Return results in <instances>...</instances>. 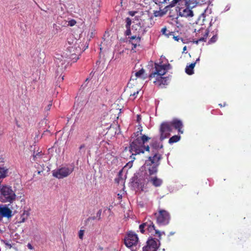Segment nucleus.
Masks as SVG:
<instances>
[{"label":"nucleus","mask_w":251,"mask_h":251,"mask_svg":"<svg viewBox=\"0 0 251 251\" xmlns=\"http://www.w3.org/2000/svg\"><path fill=\"white\" fill-rule=\"evenodd\" d=\"M151 138L146 135H142L140 137L135 138L132 141H129V151L130 152L134 151L135 153H132L131 157L140 153H144V151L142 148Z\"/></svg>","instance_id":"1"},{"label":"nucleus","mask_w":251,"mask_h":251,"mask_svg":"<svg viewBox=\"0 0 251 251\" xmlns=\"http://www.w3.org/2000/svg\"><path fill=\"white\" fill-rule=\"evenodd\" d=\"M16 198L15 192L10 186L2 184L0 191V201L2 202L12 203Z\"/></svg>","instance_id":"2"},{"label":"nucleus","mask_w":251,"mask_h":251,"mask_svg":"<svg viewBox=\"0 0 251 251\" xmlns=\"http://www.w3.org/2000/svg\"><path fill=\"white\" fill-rule=\"evenodd\" d=\"M186 8L181 11V8L177 7L176 11H177L178 9V16L180 17H192L194 16L193 12L191 10L193 8L196 6L195 2H193L191 0H186L185 2Z\"/></svg>","instance_id":"3"},{"label":"nucleus","mask_w":251,"mask_h":251,"mask_svg":"<svg viewBox=\"0 0 251 251\" xmlns=\"http://www.w3.org/2000/svg\"><path fill=\"white\" fill-rule=\"evenodd\" d=\"M139 241L137 235L133 231L127 232L124 239V243L128 248L136 246Z\"/></svg>","instance_id":"4"},{"label":"nucleus","mask_w":251,"mask_h":251,"mask_svg":"<svg viewBox=\"0 0 251 251\" xmlns=\"http://www.w3.org/2000/svg\"><path fill=\"white\" fill-rule=\"evenodd\" d=\"M160 246L159 239L150 236L146 242V245L143 248V251H157Z\"/></svg>","instance_id":"5"},{"label":"nucleus","mask_w":251,"mask_h":251,"mask_svg":"<svg viewBox=\"0 0 251 251\" xmlns=\"http://www.w3.org/2000/svg\"><path fill=\"white\" fill-rule=\"evenodd\" d=\"M170 215L165 210L159 209L158 214L156 217L157 223L160 226H165L169 223Z\"/></svg>","instance_id":"6"},{"label":"nucleus","mask_w":251,"mask_h":251,"mask_svg":"<svg viewBox=\"0 0 251 251\" xmlns=\"http://www.w3.org/2000/svg\"><path fill=\"white\" fill-rule=\"evenodd\" d=\"M172 131L171 125L167 122L162 123L160 126V140L162 141L165 138L168 137L170 135V132Z\"/></svg>","instance_id":"7"},{"label":"nucleus","mask_w":251,"mask_h":251,"mask_svg":"<svg viewBox=\"0 0 251 251\" xmlns=\"http://www.w3.org/2000/svg\"><path fill=\"white\" fill-rule=\"evenodd\" d=\"M74 170V168L62 167L54 170L52 171V176L57 178L61 179L67 177L71 174Z\"/></svg>","instance_id":"8"},{"label":"nucleus","mask_w":251,"mask_h":251,"mask_svg":"<svg viewBox=\"0 0 251 251\" xmlns=\"http://www.w3.org/2000/svg\"><path fill=\"white\" fill-rule=\"evenodd\" d=\"M160 161H154V162L152 164H146V160L144 164L140 168V170H144L147 168L149 171V176H152L155 175L158 172V167L159 166Z\"/></svg>","instance_id":"9"},{"label":"nucleus","mask_w":251,"mask_h":251,"mask_svg":"<svg viewBox=\"0 0 251 251\" xmlns=\"http://www.w3.org/2000/svg\"><path fill=\"white\" fill-rule=\"evenodd\" d=\"M129 183L130 186L134 189H139L140 188L142 191H144V188L146 184V183L142 182L141 180L138 179L137 175H134L130 179Z\"/></svg>","instance_id":"10"},{"label":"nucleus","mask_w":251,"mask_h":251,"mask_svg":"<svg viewBox=\"0 0 251 251\" xmlns=\"http://www.w3.org/2000/svg\"><path fill=\"white\" fill-rule=\"evenodd\" d=\"M151 149V153L152 156L148 157V159L146 160V164H150V163H153L154 161H160L162 159V155L159 153L158 150Z\"/></svg>","instance_id":"11"},{"label":"nucleus","mask_w":251,"mask_h":251,"mask_svg":"<svg viewBox=\"0 0 251 251\" xmlns=\"http://www.w3.org/2000/svg\"><path fill=\"white\" fill-rule=\"evenodd\" d=\"M9 204H0V216L2 218L9 219L11 218L13 214L12 211L9 207Z\"/></svg>","instance_id":"12"},{"label":"nucleus","mask_w":251,"mask_h":251,"mask_svg":"<svg viewBox=\"0 0 251 251\" xmlns=\"http://www.w3.org/2000/svg\"><path fill=\"white\" fill-rule=\"evenodd\" d=\"M160 65L157 63H154L155 70L152 72L149 75V77L151 79L152 77H154L156 75V78L159 76H163L166 73L163 68H160Z\"/></svg>","instance_id":"13"},{"label":"nucleus","mask_w":251,"mask_h":251,"mask_svg":"<svg viewBox=\"0 0 251 251\" xmlns=\"http://www.w3.org/2000/svg\"><path fill=\"white\" fill-rule=\"evenodd\" d=\"M129 38V43L132 44L133 47H132L131 50H133L137 47L138 45L139 44L141 40V36H140V34L138 33V35L135 34V35L132 36Z\"/></svg>","instance_id":"14"},{"label":"nucleus","mask_w":251,"mask_h":251,"mask_svg":"<svg viewBox=\"0 0 251 251\" xmlns=\"http://www.w3.org/2000/svg\"><path fill=\"white\" fill-rule=\"evenodd\" d=\"M171 125L173 126L176 129H177L179 133H183V131L181 130L183 124L180 120L175 119L171 122Z\"/></svg>","instance_id":"15"},{"label":"nucleus","mask_w":251,"mask_h":251,"mask_svg":"<svg viewBox=\"0 0 251 251\" xmlns=\"http://www.w3.org/2000/svg\"><path fill=\"white\" fill-rule=\"evenodd\" d=\"M85 152V145L84 144H82L79 146L78 151L75 154V156L77 158V160L82 158L84 156Z\"/></svg>","instance_id":"16"},{"label":"nucleus","mask_w":251,"mask_h":251,"mask_svg":"<svg viewBox=\"0 0 251 251\" xmlns=\"http://www.w3.org/2000/svg\"><path fill=\"white\" fill-rule=\"evenodd\" d=\"M169 79V76H159V77L156 78V80L153 82V83L155 84H158L159 86H160L162 84L168 85Z\"/></svg>","instance_id":"17"},{"label":"nucleus","mask_w":251,"mask_h":251,"mask_svg":"<svg viewBox=\"0 0 251 251\" xmlns=\"http://www.w3.org/2000/svg\"><path fill=\"white\" fill-rule=\"evenodd\" d=\"M149 181L151 182L154 186L156 187L160 186L163 183L162 180L156 176L154 177H151Z\"/></svg>","instance_id":"18"},{"label":"nucleus","mask_w":251,"mask_h":251,"mask_svg":"<svg viewBox=\"0 0 251 251\" xmlns=\"http://www.w3.org/2000/svg\"><path fill=\"white\" fill-rule=\"evenodd\" d=\"M56 63L58 64V67L56 71V74L58 75L60 72L63 71V69H65L66 67V65L64 66L65 64V61L62 60L57 59L56 61Z\"/></svg>","instance_id":"19"},{"label":"nucleus","mask_w":251,"mask_h":251,"mask_svg":"<svg viewBox=\"0 0 251 251\" xmlns=\"http://www.w3.org/2000/svg\"><path fill=\"white\" fill-rule=\"evenodd\" d=\"M134 175H137L138 179H139L142 182L146 183V176L147 175L146 172H144V170L140 169L138 172L135 173Z\"/></svg>","instance_id":"20"},{"label":"nucleus","mask_w":251,"mask_h":251,"mask_svg":"<svg viewBox=\"0 0 251 251\" xmlns=\"http://www.w3.org/2000/svg\"><path fill=\"white\" fill-rule=\"evenodd\" d=\"M8 169L6 167L0 166V180L8 176Z\"/></svg>","instance_id":"21"},{"label":"nucleus","mask_w":251,"mask_h":251,"mask_svg":"<svg viewBox=\"0 0 251 251\" xmlns=\"http://www.w3.org/2000/svg\"><path fill=\"white\" fill-rule=\"evenodd\" d=\"M196 62H193L189 65L187 66L185 68V72L189 75H192L194 74V68L195 66Z\"/></svg>","instance_id":"22"},{"label":"nucleus","mask_w":251,"mask_h":251,"mask_svg":"<svg viewBox=\"0 0 251 251\" xmlns=\"http://www.w3.org/2000/svg\"><path fill=\"white\" fill-rule=\"evenodd\" d=\"M169 8H167V6L163 9L159 11H154V16L155 17H162L166 14Z\"/></svg>","instance_id":"23"},{"label":"nucleus","mask_w":251,"mask_h":251,"mask_svg":"<svg viewBox=\"0 0 251 251\" xmlns=\"http://www.w3.org/2000/svg\"><path fill=\"white\" fill-rule=\"evenodd\" d=\"M147 225H148L146 227V229L149 233L151 232L153 230L155 231V226L153 222L151 221L147 222Z\"/></svg>","instance_id":"24"},{"label":"nucleus","mask_w":251,"mask_h":251,"mask_svg":"<svg viewBox=\"0 0 251 251\" xmlns=\"http://www.w3.org/2000/svg\"><path fill=\"white\" fill-rule=\"evenodd\" d=\"M180 136L178 135H174L171 138H170L169 140V143L170 144L176 143L179 141L180 139Z\"/></svg>","instance_id":"25"},{"label":"nucleus","mask_w":251,"mask_h":251,"mask_svg":"<svg viewBox=\"0 0 251 251\" xmlns=\"http://www.w3.org/2000/svg\"><path fill=\"white\" fill-rule=\"evenodd\" d=\"M138 129L139 130L138 131L133 133L131 137V138H137V137H140L139 135H141V136L143 135L142 134V127L140 126L139 127H138Z\"/></svg>","instance_id":"26"},{"label":"nucleus","mask_w":251,"mask_h":251,"mask_svg":"<svg viewBox=\"0 0 251 251\" xmlns=\"http://www.w3.org/2000/svg\"><path fill=\"white\" fill-rule=\"evenodd\" d=\"M151 149H153L154 150H158L159 147V142L156 140H153L150 143Z\"/></svg>","instance_id":"27"},{"label":"nucleus","mask_w":251,"mask_h":251,"mask_svg":"<svg viewBox=\"0 0 251 251\" xmlns=\"http://www.w3.org/2000/svg\"><path fill=\"white\" fill-rule=\"evenodd\" d=\"M191 0L193 2H195V4H196V5L197 4H206V3H209L210 2V0Z\"/></svg>","instance_id":"28"},{"label":"nucleus","mask_w":251,"mask_h":251,"mask_svg":"<svg viewBox=\"0 0 251 251\" xmlns=\"http://www.w3.org/2000/svg\"><path fill=\"white\" fill-rule=\"evenodd\" d=\"M123 172V169L121 170L118 173V177L115 179V182H116L118 184H119L120 183V180H123V178H122Z\"/></svg>","instance_id":"29"},{"label":"nucleus","mask_w":251,"mask_h":251,"mask_svg":"<svg viewBox=\"0 0 251 251\" xmlns=\"http://www.w3.org/2000/svg\"><path fill=\"white\" fill-rule=\"evenodd\" d=\"M148 225H147V222L142 223L139 226V228L140 229V231L144 234L145 232V228H146L147 226Z\"/></svg>","instance_id":"30"},{"label":"nucleus","mask_w":251,"mask_h":251,"mask_svg":"<svg viewBox=\"0 0 251 251\" xmlns=\"http://www.w3.org/2000/svg\"><path fill=\"white\" fill-rule=\"evenodd\" d=\"M159 67L161 69L163 68L166 73L168 70L171 69L172 66L169 63H168L167 64L160 65Z\"/></svg>","instance_id":"31"},{"label":"nucleus","mask_w":251,"mask_h":251,"mask_svg":"<svg viewBox=\"0 0 251 251\" xmlns=\"http://www.w3.org/2000/svg\"><path fill=\"white\" fill-rule=\"evenodd\" d=\"M144 73H145V70L143 68H142L139 71L136 72L135 76L137 77H141L142 75H144Z\"/></svg>","instance_id":"32"},{"label":"nucleus","mask_w":251,"mask_h":251,"mask_svg":"<svg viewBox=\"0 0 251 251\" xmlns=\"http://www.w3.org/2000/svg\"><path fill=\"white\" fill-rule=\"evenodd\" d=\"M217 39V35H214L208 41V44H211V43H215Z\"/></svg>","instance_id":"33"},{"label":"nucleus","mask_w":251,"mask_h":251,"mask_svg":"<svg viewBox=\"0 0 251 251\" xmlns=\"http://www.w3.org/2000/svg\"><path fill=\"white\" fill-rule=\"evenodd\" d=\"M126 27H130L131 24V20L129 17H127L126 19Z\"/></svg>","instance_id":"34"},{"label":"nucleus","mask_w":251,"mask_h":251,"mask_svg":"<svg viewBox=\"0 0 251 251\" xmlns=\"http://www.w3.org/2000/svg\"><path fill=\"white\" fill-rule=\"evenodd\" d=\"M53 30H54L55 33H57L61 29L60 26L54 24L53 25Z\"/></svg>","instance_id":"35"},{"label":"nucleus","mask_w":251,"mask_h":251,"mask_svg":"<svg viewBox=\"0 0 251 251\" xmlns=\"http://www.w3.org/2000/svg\"><path fill=\"white\" fill-rule=\"evenodd\" d=\"M155 234L158 235V236L159 238L158 239H159V241H160V239H161V235L165 234V233L164 231L160 232L159 230L157 229V230H155Z\"/></svg>","instance_id":"36"},{"label":"nucleus","mask_w":251,"mask_h":251,"mask_svg":"<svg viewBox=\"0 0 251 251\" xmlns=\"http://www.w3.org/2000/svg\"><path fill=\"white\" fill-rule=\"evenodd\" d=\"M150 149H151V147L150 146H149V145L146 146L145 144L142 148V149L144 151V153L145 152V151L150 152Z\"/></svg>","instance_id":"37"},{"label":"nucleus","mask_w":251,"mask_h":251,"mask_svg":"<svg viewBox=\"0 0 251 251\" xmlns=\"http://www.w3.org/2000/svg\"><path fill=\"white\" fill-rule=\"evenodd\" d=\"M126 30L125 32V35L129 36V35H131V27H126Z\"/></svg>","instance_id":"38"},{"label":"nucleus","mask_w":251,"mask_h":251,"mask_svg":"<svg viewBox=\"0 0 251 251\" xmlns=\"http://www.w3.org/2000/svg\"><path fill=\"white\" fill-rule=\"evenodd\" d=\"M177 4V3L175 1V0H173L171 3L170 4H169L167 6V8H171V7H173L174 6H175L176 4Z\"/></svg>","instance_id":"39"},{"label":"nucleus","mask_w":251,"mask_h":251,"mask_svg":"<svg viewBox=\"0 0 251 251\" xmlns=\"http://www.w3.org/2000/svg\"><path fill=\"white\" fill-rule=\"evenodd\" d=\"M76 55L75 53H73L70 57L72 60H74V62H76L78 59V57H75Z\"/></svg>","instance_id":"40"},{"label":"nucleus","mask_w":251,"mask_h":251,"mask_svg":"<svg viewBox=\"0 0 251 251\" xmlns=\"http://www.w3.org/2000/svg\"><path fill=\"white\" fill-rule=\"evenodd\" d=\"M52 105V100H50L49 102V103L48 104V105L45 108V110L48 111H49L50 109V107Z\"/></svg>","instance_id":"41"},{"label":"nucleus","mask_w":251,"mask_h":251,"mask_svg":"<svg viewBox=\"0 0 251 251\" xmlns=\"http://www.w3.org/2000/svg\"><path fill=\"white\" fill-rule=\"evenodd\" d=\"M84 230H80L78 232V236L79 238L81 239H83V234H84Z\"/></svg>","instance_id":"42"},{"label":"nucleus","mask_w":251,"mask_h":251,"mask_svg":"<svg viewBox=\"0 0 251 251\" xmlns=\"http://www.w3.org/2000/svg\"><path fill=\"white\" fill-rule=\"evenodd\" d=\"M101 212H102V210L100 209L97 213V214H96L97 216L96 217L98 218L99 220H100V219H101L100 216H101Z\"/></svg>","instance_id":"43"},{"label":"nucleus","mask_w":251,"mask_h":251,"mask_svg":"<svg viewBox=\"0 0 251 251\" xmlns=\"http://www.w3.org/2000/svg\"><path fill=\"white\" fill-rule=\"evenodd\" d=\"M137 26H139L142 28V26L141 25V24L140 23H138L135 25H134L132 26V30H134V28L137 27Z\"/></svg>","instance_id":"44"},{"label":"nucleus","mask_w":251,"mask_h":251,"mask_svg":"<svg viewBox=\"0 0 251 251\" xmlns=\"http://www.w3.org/2000/svg\"><path fill=\"white\" fill-rule=\"evenodd\" d=\"M33 62H36L37 61L39 63H43V60L41 58V57H40V59H38L37 60H36V58L33 59Z\"/></svg>","instance_id":"45"},{"label":"nucleus","mask_w":251,"mask_h":251,"mask_svg":"<svg viewBox=\"0 0 251 251\" xmlns=\"http://www.w3.org/2000/svg\"><path fill=\"white\" fill-rule=\"evenodd\" d=\"M137 13V11H129L128 12V14L131 16H134L136 13Z\"/></svg>","instance_id":"46"},{"label":"nucleus","mask_w":251,"mask_h":251,"mask_svg":"<svg viewBox=\"0 0 251 251\" xmlns=\"http://www.w3.org/2000/svg\"><path fill=\"white\" fill-rule=\"evenodd\" d=\"M75 24H76V21L75 20H72L70 21V22H69V25L71 26H73Z\"/></svg>","instance_id":"47"},{"label":"nucleus","mask_w":251,"mask_h":251,"mask_svg":"<svg viewBox=\"0 0 251 251\" xmlns=\"http://www.w3.org/2000/svg\"><path fill=\"white\" fill-rule=\"evenodd\" d=\"M137 122L140 123L141 121V116L140 115H137Z\"/></svg>","instance_id":"48"},{"label":"nucleus","mask_w":251,"mask_h":251,"mask_svg":"<svg viewBox=\"0 0 251 251\" xmlns=\"http://www.w3.org/2000/svg\"><path fill=\"white\" fill-rule=\"evenodd\" d=\"M174 32H170L169 31V32L168 33H166L165 35L167 37H169L171 35H174Z\"/></svg>","instance_id":"49"},{"label":"nucleus","mask_w":251,"mask_h":251,"mask_svg":"<svg viewBox=\"0 0 251 251\" xmlns=\"http://www.w3.org/2000/svg\"><path fill=\"white\" fill-rule=\"evenodd\" d=\"M167 30V28L166 27H164L161 29V32L163 34L165 35L166 33Z\"/></svg>","instance_id":"50"},{"label":"nucleus","mask_w":251,"mask_h":251,"mask_svg":"<svg viewBox=\"0 0 251 251\" xmlns=\"http://www.w3.org/2000/svg\"><path fill=\"white\" fill-rule=\"evenodd\" d=\"M173 38L175 39V41H178L181 38H180L178 36H174L173 35Z\"/></svg>","instance_id":"51"},{"label":"nucleus","mask_w":251,"mask_h":251,"mask_svg":"<svg viewBox=\"0 0 251 251\" xmlns=\"http://www.w3.org/2000/svg\"><path fill=\"white\" fill-rule=\"evenodd\" d=\"M84 127L81 126L78 130V134L82 133L83 132Z\"/></svg>","instance_id":"52"},{"label":"nucleus","mask_w":251,"mask_h":251,"mask_svg":"<svg viewBox=\"0 0 251 251\" xmlns=\"http://www.w3.org/2000/svg\"><path fill=\"white\" fill-rule=\"evenodd\" d=\"M198 40H199V42H201V41L205 42V41H206V38H205L204 36H203V37H202L200 38L199 39H198Z\"/></svg>","instance_id":"53"},{"label":"nucleus","mask_w":251,"mask_h":251,"mask_svg":"<svg viewBox=\"0 0 251 251\" xmlns=\"http://www.w3.org/2000/svg\"><path fill=\"white\" fill-rule=\"evenodd\" d=\"M153 1L156 4L158 5L159 6H161L160 2L158 0H153Z\"/></svg>","instance_id":"54"},{"label":"nucleus","mask_w":251,"mask_h":251,"mask_svg":"<svg viewBox=\"0 0 251 251\" xmlns=\"http://www.w3.org/2000/svg\"><path fill=\"white\" fill-rule=\"evenodd\" d=\"M96 219V217L95 216L90 217L87 219L86 221H89L90 220H95Z\"/></svg>","instance_id":"55"},{"label":"nucleus","mask_w":251,"mask_h":251,"mask_svg":"<svg viewBox=\"0 0 251 251\" xmlns=\"http://www.w3.org/2000/svg\"><path fill=\"white\" fill-rule=\"evenodd\" d=\"M209 32V31L208 29H206L205 33L203 35V36L205 38H206V39L207 38V37L208 35Z\"/></svg>","instance_id":"56"},{"label":"nucleus","mask_w":251,"mask_h":251,"mask_svg":"<svg viewBox=\"0 0 251 251\" xmlns=\"http://www.w3.org/2000/svg\"><path fill=\"white\" fill-rule=\"evenodd\" d=\"M147 32V30H146V28H144L142 30V34L140 36L141 37L142 35H143L146 32Z\"/></svg>","instance_id":"57"},{"label":"nucleus","mask_w":251,"mask_h":251,"mask_svg":"<svg viewBox=\"0 0 251 251\" xmlns=\"http://www.w3.org/2000/svg\"><path fill=\"white\" fill-rule=\"evenodd\" d=\"M163 145L162 144V143L160 144L159 142V147H158V150L159 149H163Z\"/></svg>","instance_id":"58"},{"label":"nucleus","mask_w":251,"mask_h":251,"mask_svg":"<svg viewBox=\"0 0 251 251\" xmlns=\"http://www.w3.org/2000/svg\"><path fill=\"white\" fill-rule=\"evenodd\" d=\"M27 246L28 248L30 249V250H32L33 249L32 246L30 243H28L27 244Z\"/></svg>","instance_id":"59"},{"label":"nucleus","mask_w":251,"mask_h":251,"mask_svg":"<svg viewBox=\"0 0 251 251\" xmlns=\"http://www.w3.org/2000/svg\"><path fill=\"white\" fill-rule=\"evenodd\" d=\"M126 166H129V168L132 167V163H131V161H129L128 163H127Z\"/></svg>","instance_id":"60"},{"label":"nucleus","mask_w":251,"mask_h":251,"mask_svg":"<svg viewBox=\"0 0 251 251\" xmlns=\"http://www.w3.org/2000/svg\"><path fill=\"white\" fill-rule=\"evenodd\" d=\"M134 156L135 155H133V156H132V157H131V155L130 156V158H131V159H132L131 160V163H132L134 161V160L135 159V157H134Z\"/></svg>","instance_id":"61"},{"label":"nucleus","mask_w":251,"mask_h":251,"mask_svg":"<svg viewBox=\"0 0 251 251\" xmlns=\"http://www.w3.org/2000/svg\"><path fill=\"white\" fill-rule=\"evenodd\" d=\"M138 94V91H137V92L133 93V94H130V96L136 97V96Z\"/></svg>","instance_id":"62"},{"label":"nucleus","mask_w":251,"mask_h":251,"mask_svg":"<svg viewBox=\"0 0 251 251\" xmlns=\"http://www.w3.org/2000/svg\"><path fill=\"white\" fill-rule=\"evenodd\" d=\"M89 133L86 132V133H84V136L86 138H88V137H89Z\"/></svg>","instance_id":"63"},{"label":"nucleus","mask_w":251,"mask_h":251,"mask_svg":"<svg viewBox=\"0 0 251 251\" xmlns=\"http://www.w3.org/2000/svg\"><path fill=\"white\" fill-rule=\"evenodd\" d=\"M94 75V72H93V71H92L90 74H89V77H92Z\"/></svg>","instance_id":"64"}]
</instances>
